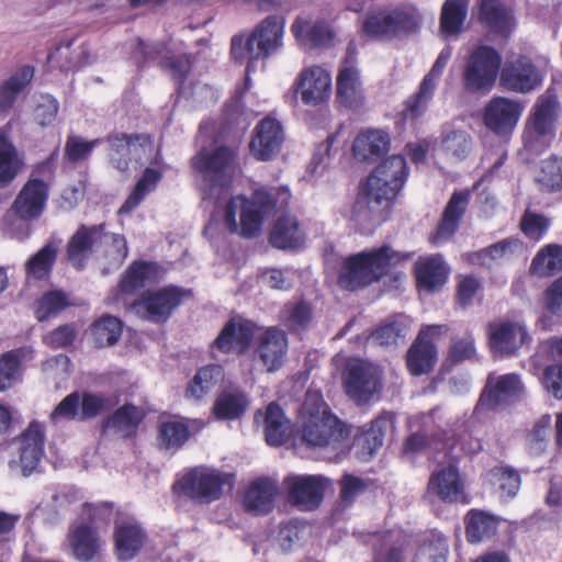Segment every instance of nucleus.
Masks as SVG:
<instances>
[{"instance_id": "ea45409f", "label": "nucleus", "mask_w": 562, "mask_h": 562, "mask_svg": "<svg viewBox=\"0 0 562 562\" xmlns=\"http://www.w3.org/2000/svg\"><path fill=\"white\" fill-rule=\"evenodd\" d=\"M418 285L426 290H436L447 280L448 270L440 255L422 258L415 267Z\"/></svg>"}, {"instance_id": "9d476101", "label": "nucleus", "mask_w": 562, "mask_h": 562, "mask_svg": "<svg viewBox=\"0 0 562 562\" xmlns=\"http://www.w3.org/2000/svg\"><path fill=\"white\" fill-rule=\"evenodd\" d=\"M418 24L419 16L414 9L379 10L368 15L362 32L372 38H392L415 31Z\"/></svg>"}, {"instance_id": "58836bf2", "label": "nucleus", "mask_w": 562, "mask_h": 562, "mask_svg": "<svg viewBox=\"0 0 562 562\" xmlns=\"http://www.w3.org/2000/svg\"><path fill=\"white\" fill-rule=\"evenodd\" d=\"M479 20L497 33H507L514 26L512 10L501 0H477Z\"/></svg>"}, {"instance_id": "f704fd0d", "label": "nucleus", "mask_w": 562, "mask_h": 562, "mask_svg": "<svg viewBox=\"0 0 562 562\" xmlns=\"http://www.w3.org/2000/svg\"><path fill=\"white\" fill-rule=\"evenodd\" d=\"M305 234L295 215H281L270 234V243L279 249H296L304 244Z\"/></svg>"}, {"instance_id": "5fc2aeb1", "label": "nucleus", "mask_w": 562, "mask_h": 562, "mask_svg": "<svg viewBox=\"0 0 562 562\" xmlns=\"http://www.w3.org/2000/svg\"><path fill=\"white\" fill-rule=\"evenodd\" d=\"M223 378L220 366H207L200 369L187 389V396L199 401L207 395Z\"/></svg>"}, {"instance_id": "cd10ccee", "label": "nucleus", "mask_w": 562, "mask_h": 562, "mask_svg": "<svg viewBox=\"0 0 562 562\" xmlns=\"http://www.w3.org/2000/svg\"><path fill=\"white\" fill-rule=\"evenodd\" d=\"M256 325L241 317L232 318L222 329L214 346L222 352L245 351L255 335Z\"/></svg>"}, {"instance_id": "f03ea898", "label": "nucleus", "mask_w": 562, "mask_h": 562, "mask_svg": "<svg viewBox=\"0 0 562 562\" xmlns=\"http://www.w3.org/2000/svg\"><path fill=\"white\" fill-rule=\"evenodd\" d=\"M301 439L310 447L337 449L345 438L342 423L318 391H307L299 412Z\"/></svg>"}, {"instance_id": "4468645a", "label": "nucleus", "mask_w": 562, "mask_h": 562, "mask_svg": "<svg viewBox=\"0 0 562 562\" xmlns=\"http://www.w3.org/2000/svg\"><path fill=\"white\" fill-rule=\"evenodd\" d=\"M488 346L494 355L513 356L531 341L527 326L521 321L497 318L487 326Z\"/></svg>"}, {"instance_id": "dca6fc26", "label": "nucleus", "mask_w": 562, "mask_h": 562, "mask_svg": "<svg viewBox=\"0 0 562 562\" xmlns=\"http://www.w3.org/2000/svg\"><path fill=\"white\" fill-rule=\"evenodd\" d=\"M522 393L524 384L518 374H490L475 406V412L496 409L518 398Z\"/></svg>"}, {"instance_id": "37998d69", "label": "nucleus", "mask_w": 562, "mask_h": 562, "mask_svg": "<svg viewBox=\"0 0 562 562\" xmlns=\"http://www.w3.org/2000/svg\"><path fill=\"white\" fill-rule=\"evenodd\" d=\"M498 518L491 513L471 509L465 516V535L471 543L481 542L495 535Z\"/></svg>"}, {"instance_id": "20e7f679", "label": "nucleus", "mask_w": 562, "mask_h": 562, "mask_svg": "<svg viewBox=\"0 0 562 562\" xmlns=\"http://www.w3.org/2000/svg\"><path fill=\"white\" fill-rule=\"evenodd\" d=\"M408 258V255L394 251L389 246L361 251L344 259L338 283L351 291L367 286L386 274L393 265Z\"/></svg>"}, {"instance_id": "f257e3e1", "label": "nucleus", "mask_w": 562, "mask_h": 562, "mask_svg": "<svg viewBox=\"0 0 562 562\" xmlns=\"http://www.w3.org/2000/svg\"><path fill=\"white\" fill-rule=\"evenodd\" d=\"M290 200L291 193L286 187L258 189L250 198L232 196L226 204L225 223L232 233L246 238L256 237L266 218L274 211L285 209Z\"/></svg>"}, {"instance_id": "2eb2a0df", "label": "nucleus", "mask_w": 562, "mask_h": 562, "mask_svg": "<svg viewBox=\"0 0 562 562\" xmlns=\"http://www.w3.org/2000/svg\"><path fill=\"white\" fill-rule=\"evenodd\" d=\"M293 87L305 105L317 106L329 101L333 90L329 70L319 65L304 67Z\"/></svg>"}, {"instance_id": "2f4dec72", "label": "nucleus", "mask_w": 562, "mask_h": 562, "mask_svg": "<svg viewBox=\"0 0 562 562\" xmlns=\"http://www.w3.org/2000/svg\"><path fill=\"white\" fill-rule=\"evenodd\" d=\"M278 491V484L273 480L261 477L254 481L244 495L246 512L256 516L268 514L274 507Z\"/></svg>"}, {"instance_id": "5701e85b", "label": "nucleus", "mask_w": 562, "mask_h": 562, "mask_svg": "<svg viewBox=\"0 0 562 562\" xmlns=\"http://www.w3.org/2000/svg\"><path fill=\"white\" fill-rule=\"evenodd\" d=\"M438 497L445 503H457L464 497V484L453 464L435 471L428 482L426 497Z\"/></svg>"}, {"instance_id": "e433bc0d", "label": "nucleus", "mask_w": 562, "mask_h": 562, "mask_svg": "<svg viewBox=\"0 0 562 562\" xmlns=\"http://www.w3.org/2000/svg\"><path fill=\"white\" fill-rule=\"evenodd\" d=\"M9 133L8 127L0 128V188L9 186L24 166L23 157L10 140Z\"/></svg>"}, {"instance_id": "4be33fe9", "label": "nucleus", "mask_w": 562, "mask_h": 562, "mask_svg": "<svg viewBox=\"0 0 562 562\" xmlns=\"http://www.w3.org/2000/svg\"><path fill=\"white\" fill-rule=\"evenodd\" d=\"M284 133L281 123L271 116L259 122L250 142L251 155L261 161L272 159L281 149Z\"/></svg>"}, {"instance_id": "a211bd4d", "label": "nucleus", "mask_w": 562, "mask_h": 562, "mask_svg": "<svg viewBox=\"0 0 562 562\" xmlns=\"http://www.w3.org/2000/svg\"><path fill=\"white\" fill-rule=\"evenodd\" d=\"M442 331V325H427L419 331L406 357L408 371L413 375H422L432 369L437 350L430 338L441 335Z\"/></svg>"}, {"instance_id": "7c9ffc66", "label": "nucleus", "mask_w": 562, "mask_h": 562, "mask_svg": "<svg viewBox=\"0 0 562 562\" xmlns=\"http://www.w3.org/2000/svg\"><path fill=\"white\" fill-rule=\"evenodd\" d=\"M469 199L470 194L467 191H458L452 194L447 203L436 233L430 237L432 245L439 246L453 236L467 210Z\"/></svg>"}, {"instance_id": "c03bdc74", "label": "nucleus", "mask_w": 562, "mask_h": 562, "mask_svg": "<svg viewBox=\"0 0 562 562\" xmlns=\"http://www.w3.org/2000/svg\"><path fill=\"white\" fill-rule=\"evenodd\" d=\"M110 144V158L113 166L125 171L128 168L132 154L139 149L144 150V145L139 144V137L127 134H113L108 138Z\"/></svg>"}, {"instance_id": "f8f14e48", "label": "nucleus", "mask_w": 562, "mask_h": 562, "mask_svg": "<svg viewBox=\"0 0 562 562\" xmlns=\"http://www.w3.org/2000/svg\"><path fill=\"white\" fill-rule=\"evenodd\" d=\"M344 386L351 400L359 404L367 403L382 389V371L371 362L351 360L345 370Z\"/></svg>"}, {"instance_id": "49530a36", "label": "nucleus", "mask_w": 562, "mask_h": 562, "mask_svg": "<svg viewBox=\"0 0 562 562\" xmlns=\"http://www.w3.org/2000/svg\"><path fill=\"white\" fill-rule=\"evenodd\" d=\"M535 181L542 192H562V156L543 159L536 171Z\"/></svg>"}, {"instance_id": "b1692460", "label": "nucleus", "mask_w": 562, "mask_h": 562, "mask_svg": "<svg viewBox=\"0 0 562 562\" xmlns=\"http://www.w3.org/2000/svg\"><path fill=\"white\" fill-rule=\"evenodd\" d=\"M291 33L301 47H328L335 40L328 22L307 16H297L291 25Z\"/></svg>"}, {"instance_id": "69168bd1", "label": "nucleus", "mask_w": 562, "mask_h": 562, "mask_svg": "<svg viewBox=\"0 0 562 562\" xmlns=\"http://www.w3.org/2000/svg\"><path fill=\"white\" fill-rule=\"evenodd\" d=\"M442 148L448 155L462 159L471 149V138L465 132H450L442 139Z\"/></svg>"}, {"instance_id": "bf43d9fd", "label": "nucleus", "mask_w": 562, "mask_h": 562, "mask_svg": "<svg viewBox=\"0 0 562 562\" xmlns=\"http://www.w3.org/2000/svg\"><path fill=\"white\" fill-rule=\"evenodd\" d=\"M406 543V536L402 531L387 532L375 551V562H403Z\"/></svg>"}, {"instance_id": "ddd939ff", "label": "nucleus", "mask_w": 562, "mask_h": 562, "mask_svg": "<svg viewBox=\"0 0 562 562\" xmlns=\"http://www.w3.org/2000/svg\"><path fill=\"white\" fill-rule=\"evenodd\" d=\"M228 476L218 470L198 467L184 474L176 484L186 496L200 503H211L221 497Z\"/></svg>"}, {"instance_id": "0eeeda50", "label": "nucleus", "mask_w": 562, "mask_h": 562, "mask_svg": "<svg viewBox=\"0 0 562 562\" xmlns=\"http://www.w3.org/2000/svg\"><path fill=\"white\" fill-rule=\"evenodd\" d=\"M558 100L551 93L540 95L527 119L522 140L525 147L533 153L543 150L554 136L558 119Z\"/></svg>"}, {"instance_id": "4c0bfd02", "label": "nucleus", "mask_w": 562, "mask_h": 562, "mask_svg": "<svg viewBox=\"0 0 562 562\" xmlns=\"http://www.w3.org/2000/svg\"><path fill=\"white\" fill-rule=\"evenodd\" d=\"M102 231L103 225L90 227L82 225L71 237L68 244V257L76 268H80L93 247L101 243Z\"/></svg>"}, {"instance_id": "6e6552de", "label": "nucleus", "mask_w": 562, "mask_h": 562, "mask_svg": "<svg viewBox=\"0 0 562 562\" xmlns=\"http://www.w3.org/2000/svg\"><path fill=\"white\" fill-rule=\"evenodd\" d=\"M192 167L207 182L203 188L205 193L209 196L221 195L235 173V154L227 147L201 150L192 158Z\"/></svg>"}, {"instance_id": "6e6d98bb", "label": "nucleus", "mask_w": 562, "mask_h": 562, "mask_svg": "<svg viewBox=\"0 0 562 562\" xmlns=\"http://www.w3.org/2000/svg\"><path fill=\"white\" fill-rule=\"evenodd\" d=\"M188 425L180 419L162 420L158 429V441L160 447L168 450H177L189 439Z\"/></svg>"}, {"instance_id": "3c124183", "label": "nucleus", "mask_w": 562, "mask_h": 562, "mask_svg": "<svg viewBox=\"0 0 562 562\" xmlns=\"http://www.w3.org/2000/svg\"><path fill=\"white\" fill-rule=\"evenodd\" d=\"M248 403L243 392L224 391L217 396L213 413L217 419H237L246 412Z\"/></svg>"}, {"instance_id": "09e8293b", "label": "nucleus", "mask_w": 562, "mask_h": 562, "mask_svg": "<svg viewBox=\"0 0 562 562\" xmlns=\"http://www.w3.org/2000/svg\"><path fill=\"white\" fill-rule=\"evenodd\" d=\"M59 240H48L36 254L25 262L27 278L44 279L50 272L57 257Z\"/></svg>"}, {"instance_id": "79ce46f5", "label": "nucleus", "mask_w": 562, "mask_h": 562, "mask_svg": "<svg viewBox=\"0 0 562 562\" xmlns=\"http://www.w3.org/2000/svg\"><path fill=\"white\" fill-rule=\"evenodd\" d=\"M448 552L445 536L437 530H429L422 536L413 562H447Z\"/></svg>"}, {"instance_id": "aec40b11", "label": "nucleus", "mask_w": 562, "mask_h": 562, "mask_svg": "<svg viewBox=\"0 0 562 562\" xmlns=\"http://www.w3.org/2000/svg\"><path fill=\"white\" fill-rule=\"evenodd\" d=\"M289 498L302 509L319 506L326 487V480L319 475H292L284 480Z\"/></svg>"}, {"instance_id": "de8ad7c7", "label": "nucleus", "mask_w": 562, "mask_h": 562, "mask_svg": "<svg viewBox=\"0 0 562 562\" xmlns=\"http://www.w3.org/2000/svg\"><path fill=\"white\" fill-rule=\"evenodd\" d=\"M411 318L405 315H396L390 322L380 326L372 339L380 346L395 347L404 342L411 327Z\"/></svg>"}, {"instance_id": "1a4fd4ad", "label": "nucleus", "mask_w": 562, "mask_h": 562, "mask_svg": "<svg viewBox=\"0 0 562 562\" xmlns=\"http://www.w3.org/2000/svg\"><path fill=\"white\" fill-rule=\"evenodd\" d=\"M57 150H55L50 157L38 164L33 171V175H46L53 173V160ZM48 199V184L44 180L33 176L23 186L19 194L16 195L12 210L14 214L23 221H32L38 218Z\"/></svg>"}, {"instance_id": "423d86ee", "label": "nucleus", "mask_w": 562, "mask_h": 562, "mask_svg": "<svg viewBox=\"0 0 562 562\" xmlns=\"http://www.w3.org/2000/svg\"><path fill=\"white\" fill-rule=\"evenodd\" d=\"M502 57L496 49L482 45L465 58L462 68V85L465 91L485 94L492 90L498 77Z\"/></svg>"}, {"instance_id": "c9c22d12", "label": "nucleus", "mask_w": 562, "mask_h": 562, "mask_svg": "<svg viewBox=\"0 0 562 562\" xmlns=\"http://www.w3.org/2000/svg\"><path fill=\"white\" fill-rule=\"evenodd\" d=\"M390 148L389 134L381 130L361 132L353 140L352 151L361 161L375 160L386 154Z\"/></svg>"}, {"instance_id": "4d7b16f0", "label": "nucleus", "mask_w": 562, "mask_h": 562, "mask_svg": "<svg viewBox=\"0 0 562 562\" xmlns=\"http://www.w3.org/2000/svg\"><path fill=\"white\" fill-rule=\"evenodd\" d=\"M123 331V323L117 317L105 315L98 319L91 329L97 347H108L117 342Z\"/></svg>"}, {"instance_id": "a19ab883", "label": "nucleus", "mask_w": 562, "mask_h": 562, "mask_svg": "<svg viewBox=\"0 0 562 562\" xmlns=\"http://www.w3.org/2000/svg\"><path fill=\"white\" fill-rule=\"evenodd\" d=\"M486 479L488 484L493 487L494 493H496L502 501L514 498L521 485V477L518 471L507 465L492 468L487 472Z\"/></svg>"}, {"instance_id": "603ef678", "label": "nucleus", "mask_w": 562, "mask_h": 562, "mask_svg": "<svg viewBox=\"0 0 562 562\" xmlns=\"http://www.w3.org/2000/svg\"><path fill=\"white\" fill-rule=\"evenodd\" d=\"M144 417L142 409L134 405H124L104 423L106 430H113L122 437L133 435Z\"/></svg>"}, {"instance_id": "72a5a7b5", "label": "nucleus", "mask_w": 562, "mask_h": 562, "mask_svg": "<svg viewBox=\"0 0 562 562\" xmlns=\"http://www.w3.org/2000/svg\"><path fill=\"white\" fill-rule=\"evenodd\" d=\"M164 270L156 262L135 261L123 274L120 282L122 293H134L136 290L159 281Z\"/></svg>"}, {"instance_id": "bb28decb", "label": "nucleus", "mask_w": 562, "mask_h": 562, "mask_svg": "<svg viewBox=\"0 0 562 562\" xmlns=\"http://www.w3.org/2000/svg\"><path fill=\"white\" fill-rule=\"evenodd\" d=\"M501 80L508 90L526 93L540 85L541 77L529 59L519 58L505 66Z\"/></svg>"}, {"instance_id": "e2e57ef3", "label": "nucleus", "mask_w": 562, "mask_h": 562, "mask_svg": "<svg viewBox=\"0 0 562 562\" xmlns=\"http://www.w3.org/2000/svg\"><path fill=\"white\" fill-rule=\"evenodd\" d=\"M522 250V244L517 239H505L475 254L477 261L484 266L510 258L514 254Z\"/></svg>"}, {"instance_id": "680f3d73", "label": "nucleus", "mask_w": 562, "mask_h": 562, "mask_svg": "<svg viewBox=\"0 0 562 562\" xmlns=\"http://www.w3.org/2000/svg\"><path fill=\"white\" fill-rule=\"evenodd\" d=\"M72 42H67L60 45L54 53L48 56L49 61L60 63L63 70L69 71L75 70L88 61V50L85 46L78 47L76 50H71Z\"/></svg>"}, {"instance_id": "864d4df0", "label": "nucleus", "mask_w": 562, "mask_h": 562, "mask_svg": "<svg viewBox=\"0 0 562 562\" xmlns=\"http://www.w3.org/2000/svg\"><path fill=\"white\" fill-rule=\"evenodd\" d=\"M161 177L162 173L159 170L155 168H146L132 193L119 209V214H128L136 209L144 198L156 189Z\"/></svg>"}, {"instance_id": "a18cd8bd", "label": "nucleus", "mask_w": 562, "mask_h": 562, "mask_svg": "<svg viewBox=\"0 0 562 562\" xmlns=\"http://www.w3.org/2000/svg\"><path fill=\"white\" fill-rule=\"evenodd\" d=\"M33 359L31 348H21L0 356V392L11 387L20 375V366Z\"/></svg>"}, {"instance_id": "412c9836", "label": "nucleus", "mask_w": 562, "mask_h": 562, "mask_svg": "<svg viewBox=\"0 0 562 562\" xmlns=\"http://www.w3.org/2000/svg\"><path fill=\"white\" fill-rule=\"evenodd\" d=\"M451 54L450 47H446L440 52L431 69L422 80L418 91L407 101L406 116L416 119L426 111Z\"/></svg>"}, {"instance_id": "052dcab7", "label": "nucleus", "mask_w": 562, "mask_h": 562, "mask_svg": "<svg viewBox=\"0 0 562 562\" xmlns=\"http://www.w3.org/2000/svg\"><path fill=\"white\" fill-rule=\"evenodd\" d=\"M334 143V136L328 137L327 144H321L313 155V158L307 167L306 177L310 181L315 183H323L329 181V147Z\"/></svg>"}, {"instance_id": "7ed1b4c3", "label": "nucleus", "mask_w": 562, "mask_h": 562, "mask_svg": "<svg viewBox=\"0 0 562 562\" xmlns=\"http://www.w3.org/2000/svg\"><path fill=\"white\" fill-rule=\"evenodd\" d=\"M285 18L271 14L262 19L249 32L234 35L231 40V56L239 64L266 59L283 47Z\"/></svg>"}, {"instance_id": "6ab92c4d", "label": "nucleus", "mask_w": 562, "mask_h": 562, "mask_svg": "<svg viewBox=\"0 0 562 562\" xmlns=\"http://www.w3.org/2000/svg\"><path fill=\"white\" fill-rule=\"evenodd\" d=\"M337 101L346 108L356 109L362 105L364 93L359 69L353 54L348 49L347 56L336 78Z\"/></svg>"}, {"instance_id": "39448f33", "label": "nucleus", "mask_w": 562, "mask_h": 562, "mask_svg": "<svg viewBox=\"0 0 562 562\" xmlns=\"http://www.w3.org/2000/svg\"><path fill=\"white\" fill-rule=\"evenodd\" d=\"M407 176L405 158L401 155L391 156L369 175L357 205L364 203L372 213L384 210L403 189Z\"/></svg>"}, {"instance_id": "8fccbe9b", "label": "nucleus", "mask_w": 562, "mask_h": 562, "mask_svg": "<svg viewBox=\"0 0 562 562\" xmlns=\"http://www.w3.org/2000/svg\"><path fill=\"white\" fill-rule=\"evenodd\" d=\"M469 0H446L441 9L440 31L446 36L457 35L462 31L468 15Z\"/></svg>"}, {"instance_id": "c85d7f7f", "label": "nucleus", "mask_w": 562, "mask_h": 562, "mask_svg": "<svg viewBox=\"0 0 562 562\" xmlns=\"http://www.w3.org/2000/svg\"><path fill=\"white\" fill-rule=\"evenodd\" d=\"M72 555L82 562H89L99 557L104 548V541L97 530L86 522L74 526L68 533Z\"/></svg>"}, {"instance_id": "9b49d317", "label": "nucleus", "mask_w": 562, "mask_h": 562, "mask_svg": "<svg viewBox=\"0 0 562 562\" xmlns=\"http://www.w3.org/2000/svg\"><path fill=\"white\" fill-rule=\"evenodd\" d=\"M190 293L181 288L168 285L157 291H148L135 301L131 308L142 318L154 323L166 322L172 312Z\"/></svg>"}, {"instance_id": "a878e982", "label": "nucleus", "mask_w": 562, "mask_h": 562, "mask_svg": "<svg viewBox=\"0 0 562 562\" xmlns=\"http://www.w3.org/2000/svg\"><path fill=\"white\" fill-rule=\"evenodd\" d=\"M288 351V338L283 330L269 327L259 337L256 355L268 372L278 371Z\"/></svg>"}, {"instance_id": "f3484780", "label": "nucleus", "mask_w": 562, "mask_h": 562, "mask_svg": "<svg viewBox=\"0 0 562 562\" xmlns=\"http://www.w3.org/2000/svg\"><path fill=\"white\" fill-rule=\"evenodd\" d=\"M524 111V105L505 97H494L484 109L483 122L497 135L514 131Z\"/></svg>"}, {"instance_id": "0e129e2a", "label": "nucleus", "mask_w": 562, "mask_h": 562, "mask_svg": "<svg viewBox=\"0 0 562 562\" xmlns=\"http://www.w3.org/2000/svg\"><path fill=\"white\" fill-rule=\"evenodd\" d=\"M69 302L65 293L50 291L36 302L35 314L40 322L46 321L61 312Z\"/></svg>"}, {"instance_id": "13d9d810", "label": "nucleus", "mask_w": 562, "mask_h": 562, "mask_svg": "<svg viewBox=\"0 0 562 562\" xmlns=\"http://www.w3.org/2000/svg\"><path fill=\"white\" fill-rule=\"evenodd\" d=\"M531 271L538 276H551L562 270V246L547 245L540 249L531 263Z\"/></svg>"}, {"instance_id": "338daca9", "label": "nucleus", "mask_w": 562, "mask_h": 562, "mask_svg": "<svg viewBox=\"0 0 562 562\" xmlns=\"http://www.w3.org/2000/svg\"><path fill=\"white\" fill-rule=\"evenodd\" d=\"M549 226L548 217L533 212H526L520 223L524 234L535 241H539L544 236Z\"/></svg>"}, {"instance_id": "774afa93", "label": "nucleus", "mask_w": 562, "mask_h": 562, "mask_svg": "<svg viewBox=\"0 0 562 562\" xmlns=\"http://www.w3.org/2000/svg\"><path fill=\"white\" fill-rule=\"evenodd\" d=\"M284 317L288 326L292 329H304L312 319L311 306L305 302L289 305L284 310Z\"/></svg>"}, {"instance_id": "473e14b6", "label": "nucleus", "mask_w": 562, "mask_h": 562, "mask_svg": "<svg viewBox=\"0 0 562 562\" xmlns=\"http://www.w3.org/2000/svg\"><path fill=\"white\" fill-rule=\"evenodd\" d=\"M260 419L263 422L265 437L268 445L281 446L291 437V423L277 404H270L265 413L258 412L256 414V422L259 423Z\"/></svg>"}, {"instance_id": "c756f323", "label": "nucleus", "mask_w": 562, "mask_h": 562, "mask_svg": "<svg viewBox=\"0 0 562 562\" xmlns=\"http://www.w3.org/2000/svg\"><path fill=\"white\" fill-rule=\"evenodd\" d=\"M147 540L143 527L136 521L121 522L114 529V553L119 561L134 559Z\"/></svg>"}, {"instance_id": "393cba45", "label": "nucleus", "mask_w": 562, "mask_h": 562, "mask_svg": "<svg viewBox=\"0 0 562 562\" xmlns=\"http://www.w3.org/2000/svg\"><path fill=\"white\" fill-rule=\"evenodd\" d=\"M19 462L24 476L30 475L38 467L44 454V430L38 423H32L19 438L18 442ZM15 462H11L13 467Z\"/></svg>"}]
</instances>
